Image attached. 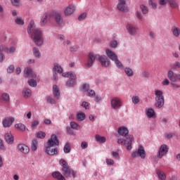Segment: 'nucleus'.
Instances as JSON below:
<instances>
[{
  "label": "nucleus",
  "instance_id": "nucleus-1",
  "mask_svg": "<svg viewBox=\"0 0 180 180\" xmlns=\"http://www.w3.org/2000/svg\"><path fill=\"white\" fill-rule=\"evenodd\" d=\"M117 133L120 136L124 137V139L120 138L117 139V143L120 146H125L127 150L130 151L131 150V144L134 141L133 135H129V129L126 127H121L118 128Z\"/></svg>",
  "mask_w": 180,
  "mask_h": 180
},
{
  "label": "nucleus",
  "instance_id": "nucleus-2",
  "mask_svg": "<svg viewBox=\"0 0 180 180\" xmlns=\"http://www.w3.org/2000/svg\"><path fill=\"white\" fill-rule=\"evenodd\" d=\"M27 33L28 34H31V39H32L36 46H43V43H44V40L43 39V37H41L43 32H41V30L36 27L34 21H30V25L27 27Z\"/></svg>",
  "mask_w": 180,
  "mask_h": 180
},
{
  "label": "nucleus",
  "instance_id": "nucleus-3",
  "mask_svg": "<svg viewBox=\"0 0 180 180\" xmlns=\"http://www.w3.org/2000/svg\"><path fill=\"white\" fill-rule=\"evenodd\" d=\"M59 144L60 141L57 138V135L52 134L45 146V152L48 155H57V154H58V150L57 148L53 147H54V146H58Z\"/></svg>",
  "mask_w": 180,
  "mask_h": 180
},
{
  "label": "nucleus",
  "instance_id": "nucleus-4",
  "mask_svg": "<svg viewBox=\"0 0 180 180\" xmlns=\"http://www.w3.org/2000/svg\"><path fill=\"white\" fill-rule=\"evenodd\" d=\"M60 165H61L62 167V171L63 172L64 176L65 178H68V176H72V178H75L77 176V173L75 171L70 169V165H68V163H67V161L61 159L59 161Z\"/></svg>",
  "mask_w": 180,
  "mask_h": 180
},
{
  "label": "nucleus",
  "instance_id": "nucleus-5",
  "mask_svg": "<svg viewBox=\"0 0 180 180\" xmlns=\"http://www.w3.org/2000/svg\"><path fill=\"white\" fill-rule=\"evenodd\" d=\"M155 107H156L158 109H161V108H162L165 103V100L164 99V93L161 90H155Z\"/></svg>",
  "mask_w": 180,
  "mask_h": 180
},
{
  "label": "nucleus",
  "instance_id": "nucleus-6",
  "mask_svg": "<svg viewBox=\"0 0 180 180\" xmlns=\"http://www.w3.org/2000/svg\"><path fill=\"white\" fill-rule=\"evenodd\" d=\"M52 16L57 25L59 27H63L64 26V19L63 18V15L60 12H53Z\"/></svg>",
  "mask_w": 180,
  "mask_h": 180
},
{
  "label": "nucleus",
  "instance_id": "nucleus-7",
  "mask_svg": "<svg viewBox=\"0 0 180 180\" xmlns=\"http://www.w3.org/2000/svg\"><path fill=\"white\" fill-rule=\"evenodd\" d=\"M132 158H137V157H140L142 160L146 158V150H144V147L141 145L139 146L137 150L131 153Z\"/></svg>",
  "mask_w": 180,
  "mask_h": 180
},
{
  "label": "nucleus",
  "instance_id": "nucleus-8",
  "mask_svg": "<svg viewBox=\"0 0 180 180\" xmlns=\"http://www.w3.org/2000/svg\"><path fill=\"white\" fill-rule=\"evenodd\" d=\"M111 108L115 110H117L122 108V99L117 97H114L111 100Z\"/></svg>",
  "mask_w": 180,
  "mask_h": 180
},
{
  "label": "nucleus",
  "instance_id": "nucleus-9",
  "mask_svg": "<svg viewBox=\"0 0 180 180\" xmlns=\"http://www.w3.org/2000/svg\"><path fill=\"white\" fill-rule=\"evenodd\" d=\"M169 150V148H168V146L163 144L161 145L159 151L157 153L158 158H162V157L167 155L168 154V151Z\"/></svg>",
  "mask_w": 180,
  "mask_h": 180
},
{
  "label": "nucleus",
  "instance_id": "nucleus-10",
  "mask_svg": "<svg viewBox=\"0 0 180 180\" xmlns=\"http://www.w3.org/2000/svg\"><path fill=\"white\" fill-rule=\"evenodd\" d=\"M96 57H98V55H96L90 52L87 56V63H85L86 67H87V68H91V67H92V65H94V63H95V59L96 58Z\"/></svg>",
  "mask_w": 180,
  "mask_h": 180
},
{
  "label": "nucleus",
  "instance_id": "nucleus-11",
  "mask_svg": "<svg viewBox=\"0 0 180 180\" xmlns=\"http://www.w3.org/2000/svg\"><path fill=\"white\" fill-rule=\"evenodd\" d=\"M98 58L102 67L108 68L109 67V65H110V60L108 58V56L105 55H103V56L98 55Z\"/></svg>",
  "mask_w": 180,
  "mask_h": 180
},
{
  "label": "nucleus",
  "instance_id": "nucleus-12",
  "mask_svg": "<svg viewBox=\"0 0 180 180\" xmlns=\"http://www.w3.org/2000/svg\"><path fill=\"white\" fill-rule=\"evenodd\" d=\"M117 9L120 12H129V8L126 6V0H119Z\"/></svg>",
  "mask_w": 180,
  "mask_h": 180
},
{
  "label": "nucleus",
  "instance_id": "nucleus-13",
  "mask_svg": "<svg viewBox=\"0 0 180 180\" xmlns=\"http://www.w3.org/2000/svg\"><path fill=\"white\" fill-rule=\"evenodd\" d=\"M24 77L25 78H36L37 77V75L34 72V71L31 68H25L24 70Z\"/></svg>",
  "mask_w": 180,
  "mask_h": 180
},
{
  "label": "nucleus",
  "instance_id": "nucleus-14",
  "mask_svg": "<svg viewBox=\"0 0 180 180\" xmlns=\"http://www.w3.org/2000/svg\"><path fill=\"white\" fill-rule=\"evenodd\" d=\"M13 122H15V118L13 117H6L2 121L3 127H11L12 126Z\"/></svg>",
  "mask_w": 180,
  "mask_h": 180
},
{
  "label": "nucleus",
  "instance_id": "nucleus-15",
  "mask_svg": "<svg viewBox=\"0 0 180 180\" xmlns=\"http://www.w3.org/2000/svg\"><path fill=\"white\" fill-rule=\"evenodd\" d=\"M17 148L18 151H20V153H22V154H29V151H30L29 146L23 143H19Z\"/></svg>",
  "mask_w": 180,
  "mask_h": 180
},
{
  "label": "nucleus",
  "instance_id": "nucleus-16",
  "mask_svg": "<svg viewBox=\"0 0 180 180\" xmlns=\"http://www.w3.org/2000/svg\"><path fill=\"white\" fill-rule=\"evenodd\" d=\"M126 29L129 34H130V36H136V34H137V28L133 26V25H131V24L127 25Z\"/></svg>",
  "mask_w": 180,
  "mask_h": 180
},
{
  "label": "nucleus",
  "instance_id": "nucleus-17",
  "mask_svg": "<svg viewBox=\"0 0 180 180\" xmlns=\"http://www.w3.org/2000/svg\"><path fill=\"white\" fill-rule=\"evenodd\" d=\"M105 54L112 61H115L117 58V55L109 49L105 50Z\"/></svg>",
  "mask_w": 180,
  "mask_h": 180
},
{
  "label": "nucleus",
  "instance_id": "nucleus-18",
  "mask_svg": "<svg viewBox=\"0 0 180 180\" xmlns=\"http://www.w3.org/2000/svg\"><path fill=\"white\" fill-rule=\"evenodd\" d=\"M75 12V6L72 5L68 6L64 11L65 16H70Z\"/></svg>",
  "mask_w": 180,
  "mask_h": 180
},
{
  "label": "nucleus",
  "instance_id": "nucleus-19",
  "mask_svg": "<svg viewBox=\"0 0 180 180\" xmlns=\"http://www.w3.org/2000/svg\"><path fill=\"white\" fill-rule=\"evenodd\" d=\"M167 78L171 82H176V75L172 70H168Z\"/></svg>",
  "mask_w": 180,
  "mask_h": 180
},
{
  "label": "nucleus",
  "instance_id": "nucleus-20",
  "mask_svg": "<svg viewBox=\"0 0 180 180\" xmlns=\"http://www.w3.org/2000/svg\"><path fill=\"white\" fill-rule=\"evenodd\" d=\"M5 141L7 143V144H13V141H14V138H13V135H12V134L11 133H7L5 134Z\"/></svg>",
  "mask_w": 180,
  "mask_h": 180
},
{
  "label": "nucleus",
  "instance_id": "nucleus-21",
  "mask_svg": "<svg viewBox=\"0 0 180 180\" xmlns=\"http://www.w3.org/2000/svg\"><path fill=\"white\" fill-rule=\"evenodd\" d=\"M171 32L174 37H179L180 36V28L176 26H173L171 29Z\"/></svg>",
  "mask_w": 180,
  "mask_h": 180
},
{
  "label": "nucleus",
  "instance_id": "nucleus-22",
  "mask_svg": "<svg viewBox=\"0 0 180 180\" xmlns=\"http://www.w3.org/2000/svg\"><path fill=\"white\" fill-rule=\"evenodd\" d=\"M53 95L56 99H60V89L56 84L53 86Z\"/></svg>",
  "mask_w": 180,
  "mask_h": 180
},
{
  "label": "nucleus",
  "instance_id": "nucleus-23",
  "mask_svg": "<svg viewBox=\"0 0 180 180\" xmlns=\"http://www.w3.org/2000/svg\"><path fill=\"white\" fill-rule=\"evenodd\" d=\"M53 72H58V74H63V68L58 63L53 64Z\"/></svg>",
  "mask_w": 180,
  "mask_h": 180
},
{
  "label": "nucleus",
  "instance_id": "nucleus-24",
  "mask_svg": "<svg viewBox=\"0 0 180 180\" xmlns=\"http://www.w3.org/2000/svg\"><path fill=\"white\" fill-rule=\"evenodd\" d=\"M52 176L58 180H65V177H64V176H63V174L59 172H53L52 173Z\"/></svg>",
  "mask_w": 180,
  "mask_h": 180
},
{
  "label": "nucleus",
  "instance_id": "nucleus-25",
  "mask_svg": "<svg viewBox=\"0 0 180 180\" xmlns=\"http://www.w3.org/2000/svg\"><path fill=\"white\" fill-rule=\"evenodd\" d=\"M167 1L169 6L174 9L179 8V3L178 2V0H167Z\"/></svg>",
  "mask_w": 180,
  "mask_h": 180
},
{
  "label": "nucleus",
  "instance_id": "nucleus-26",
  "mask_svg": "<svg viewBox=\"0 0 180 180\" xmlns=\"http://www.w3.org/2000/svg\"><path fill=\"white\" fill-rule=\"evenodd\" d=\"M156 174L158 176L159 180H165V179H167V175L165 174V173L164 172L160 171V170H158L156 172Z\"/></svg>",
  "mask_w": 180,
  "mask_h": 180
},
{
  "label": "nucleus",
  "instance_id": "nucleus-27",
  "mask_svg": "<svg viewBox=\"0 0 180 180\" xmlns=\"http://www.w3.org/2000/svg\"><path fill=\"white\" fill-rule=\"evenodd\" d=\"M24 98H30L32 96V90L30 89L24 88L22 90Z\"/></svg>",
  "mask_w": 180,
  "mask_h": 180
},
{
  "label": "nucleus",
  "instance_id": "nucleus-28",
  "mask_svg": "<svg viewBox=\"0 0 180 180\" xmlns=\"http://www.w3.org/2000/svg\"><path fill=\"white\" fill-rule=\"evenodd\" d=\"M1 100L3 101V102H9V101H11V97L7 93H4L1 96Z\"/></svg>",
  "mask_w": 180,
  "mask_h": 180
},
{
  "label": "nucleus",
  "instance_id": "nucleus-29",
  "mask_svg": "<svg viewBox=\"0 0 180 180\" xmlns=\"http://www.w3.org/2000/svg\"><path fill=\"white\" fill-rule=\"evenodd\" d=\"M114 63L119 70H123V68H124L123 63H122V62L119 60L118 58L115 60H114Z\"/></svg>",
  "mask_w": 180,
  "mask_h": 180
},
{
  "label": "nucleus",
  "instance_id": "nucleus-30",
  "mask_svg": "<svg viewBox=\"0 0 180 180\" xmlns=\"http://www.w3.org/2000/svg\"><path fill=\"white\" fill-rule=\"evenodd\" d=\"M146 115L148 117H155V112L153 108H148Z\"/></svg>",
  "mask_w": 180,
  "mask_h": 180
},
{
  "label": "nucleus",
  "instance_id": "nucleus-31",
  "mask_svg": "<svg viewBox=\"0 0 180 180\" xmlns=\"http://www.w3.org/2000/svg\"><path fill=\"white\" fill-rule=\"evenodd\" d=\"M85 113L84 112H78L77 114V119L79 122H82V120H85Z\"/></svg>",
  "mask_w": 180,
  "mask_h": 180
},
{
  "label": "nucleus",
  "instance_id": "nucleus-32",
  "mask_svg": "<svg viewBox=\"0 0 180 180\" xmlns=\"http://www.w3.org/2000/svg\"><path fill=\"white\" fill-rule=\"evenodd\" d=\"M15 23H16V25H18L19 26H23V25H25V20H23V18H22V17H18L15 20Z\"/></svg>",
  "mask_w": 180,
  "mask_h": 180
},
{
  "label": "nucleus",
  "instance_id": "nucleus-33",
  "mask_svg": "<svg viewBox=\"0 0 180 180\" xmlns=\"http://www.w3.org/2000/svg\"><path fill=\"white\" fill-rule=\"evenodd\" d=\"M15 127L21 131H25L26 130V127L22 123L15 124Z\"/></svg>",
  "mask_w": 180,
  "mask_h": 180
},
{
  "label": "nucleus",
  "instance_id": "nucleus-34",
  "mask_svg": "<svg viewBox=\"0 0 180 180\" xmlns=\"http://www.w3.org/2000/svg\"><path fill=\"white\" fill-rule=\"evenodd\" d=\"M47 14H44L41 18L40 25L41 26H46L47 25Z\"/></svg>",
  "mask_w": 180,
  "mask_h": 180
},
{
  "label": "nucleus",
  "instance_id": "nucleus-35",
  "mask_svg": "<svg viewBox=\"0 0 180 180\" xmlns=\"http://www.w3.org/2000/svg\"><path fill=\"white\" fill-rule=\"evenodd\" d=\"M63 151L65 154H68L69 153H71V146L69 143H67L65 144L63 148Z\"/></svg>",
  "mask_w": 180,
  "mask_h": 180
},
{
  "label": "nucleus",
  "instance_id": "nucleus-36",
  "mask_svg": "<svg viewBox=\"0 0 180 180\" xmlns=\"http://www.w3.org/2000/svg\"><path fill=\"white\" fill-rule=\"evenodd\" d=\"M96 140L98 143H105L106 142V138L105 136H101V135H96Z\"/></svg>",
  "mask_w": 180,
  "mask_h": 180
},
{
  "label": "nucleus",
  "instance_id": "nucleus-37",
  "mask_svg": "<svg viewBox=\"0 0 180 180\" xmlns=\"http://www.w3.org/2000/svg\"><path fill=\"white\" fill-rule=\"evenodd\" d=\"M4 51L7 53V54H11L16 51V48L15 46H11L10 48H5Z\"/></svg>",
  "mask_w": 180,
  "mask_h": 180
},
{
  "label": "nucleus",
  "instance_id": "nucleus-38",
  "mask_svg": "<svg viewBox=\"0 0 180 180\" xmlns=\"http://www.w3.org/2000/svg\"><path fill=\"white\" fill-rule=\"evenodd\" d=\"M124 72L127 77H133L134 75L133 70L130 68H125Z\"/></svg>",
  "mask_w": 180,
  "mask_h": 180
},
{
  "label": "nucleus",
  "instance_id": "nucleus-39",
  "mask_svg": "<svg viewBox=\"0 0 180 180\" xmlns=\"http://www.w3.org/2000/svg\"><path fill=\"white\" fill-rule=\"evenodd\" d=\"M140 9L143 15H147V13H148V7L146 6L141 4L140 6Z\"/></svg>",
  "mask_w": 180,
  "mask_h": 180
},
{
  "label": "nucleus",
  "instance_id": "nucleus-40",
  "mask_svg": "<svg viewBox=\"0 0 180 180\" xmlns=\"http://www.w3.org/2000/svg\"><path fill=\"white\" fill-rule=\"evenodd\" d=\"M33 52L34 57H36L37 58H40V57H41V55L40 54V51L37 47L33 48Z\"/></svg>",
  "mask_w": 180,
  "mask_h": 180
},
{
  "label": "nucleus",
  "instance_id": "nucleus-41",
  "mask_svg": "<svg viewBox=\"0 0 180 180\" xmlns=\"http://www.w3.org/2000/svg\"><path fill=\"white\" fill-rule=\"evenodd\" d=\"M70 127L74 130H79L81 129V127L75 122H70Z\"/></svg>",
  "mask_w": 180,
  "mask_h": 180
},
{
  "label": "nucleus",
  "instance_id": "nucleus-42",
  "mask_svg": "<svg viewBox=\"0 0 180 180\" xmlns=\"http://www.w3.org/2000/svg\"><path fill=\"white\" fill-rule=\"evenodd\" d=\"M37 144H38L37 140L36 139L32 140V146H31V150L32 151H36V150H37Z\"/></svg>",
  "mask_w": 180,
  "mask_h": 180
},
{
  "label": "nucleus",
  "instance_id": "nucleus-43",
  "mask_svg": "<svg viewBox=\"0 0 180 180\" xmlns=\"http://www.w3.org/2000/svg\"><path fill=\"white\" fill-rule=\"evenodd\" d=\"M76 84H77V80H75V79H70L68 80V82H66L67 86H74Z\"/></svg>",
  "mask_w": 180,
  "mask_h": 180
},
{
  "label": "nucleus",
  "instance_id": "nucleus-44",
  "mask_svg": "<svg viewBox=\"0 0 180 180\" xmlns=\"http://www.w3.org/2000/svg\"><path fill=\"white\" fill-rule=\"evenodd\" d=\"M28 85H30V86H32V88H36V86H37V82H36V80L33 79H31L28 80Z\"/></svg>",
  "mask_w": 180,
  "mask_h": 180
},
{
  "label": "nucleus",
  "instance_id": "nucleus-45",
  "mask_svg": "<svg viewBox=\"0 0 180 180\" xmlns=\"http://www.w3.org/2000/svg\"><path fill=\"white\" fill-rule=\"evenodd\" d=\"M170 68H172V70H176L177 68H180V63L179 61L174 62L172 65H170Z\"/></svg>",
  "mask_w": 180,
  "mask_h": 180
},
{
  "label": "nucleus",
  "instance_id": "nucleus-46",
  "mask_svg": "<svg viewBox=\"0 0 180 180\" xmlns=\"http://www.w3.org/2000/svg\"><path fill=\"white\" fill-rule=\"evenodd\" d=\"M89 90V84H84L82 85L81 88V91H82L83 92H88Z\"/></svg>",
  "mask_w": 180,
  "mask_h": 180
},
{
  "label": "nucleus",
  "instance_id": "nucleus-47",
  "mask_svg": "<svg viewBox=\"0 0 180 180\" xmlns=\"http://www.w3.org/2000/svg\"><path fill=\"white\" fill-rule=\"evenodd\" d=\"M141 74H142V78H143L144 79H148V78H150V73L146 70L143 71Z\"/></svg>",
  "mask_w": 180,
  "mask_h": 180
},
{
  "label": "nucleus",
  "instance_id": "nucleus-48",
  "mask_svg": "<svg viewBox=\"0 0 180 180\" xmlns=\"http://www.w3.org/2000/svg\"><path fill=\"white\" fill-rule=\"evenodd\" d=\"M37 137L38 139H44V137H46V133L45 132H43V131H39L37 134Z\"/></svg>",
  "mask_w": 180,
  "mask_h": 180
},
{
  "label": "nucleus",
  "instance_id": "nucleus-49",
  "mask_svg": "<svg viewBox=\"0 0 180 180\" xmlns=\"http://www.w3.org/2000/svg\"><path fill=\"white\" fill-rule=\"evenodd\" d=\"M46 100L51 105H54L56 103V100L50 96L46 97Z\"/></svg>",
  "mask_w": 180,
  "mask_h": 180
},
{
  "label": "nucleus",
  "instance_id": "nucleus-50",
  "mask_svg": "<svg viewBox=\"0 0 180 180\" xmlns=\"http://www.w3.org/2000/svg\"><path fill=\"white\" fill-rule=\"evenodd\" d=\"M15 71V65H11L8 68H7V72L8 74H12Z\"/></svg>",
  "mask_w": 180,
  "mask_h": 180
},
{
  "label": "nucleus",
  "instance_id": "nucleus-51",
  "mask_svg": "<svg viewBox=\"0 0 180 180\" xmlns=\"http://www.w3.org/2000/svg\"><path fill=\"white\" fill-rule=\"evenodd\" d=\"M84 19H86V13H82L80 15H79L78 17V20H79V22L84 20Z\"/></svg>",
  "mask_w": 180,
  "mask_h": 180
},
{
  "label": "nucleus",
  "instance_id": "nucleus-52",
  "mask_svg": "<svg viewBox=\"0 0 180 180\" xmlns=\"http://www.w3.org/2000/svg\"><path fill=\"white\" fill-rule=\"evenodd\" d=\"M148 5H149V6H151V8H153V9H157V4L153 2V0L148 1Z\"/></svg>",
  "mask_w": 180,
  "mask_h": 180
},
{
  "label": "nucleus",
  "instance_id": "nucleus-53",
  "mask_svg": "<svg viewBox=\"0 0 180 180\" xmlns=\"http://www.w3.org/2000/svg\"><path fill=\"white\" fill-rule=\"evenodd\" d=\"M132 102H133V103H134V105H137V103H139V102H140V98L137 96H133Z\"/></svg>",
  "mask_w": 180,
  "mask_h": 180
},
{
  "label": "nucleus",
  "instance_id": "nucleus-54",
  "mask_svg": "<svg viewBox=\"0 0 180 180\" xmlns=\"http://www.w3.org/2000/svg\"><path fill=\"white\" fill-rule=\"evenodd\" d=\"M69 78L70 79H75V81H77V75L72 72H70Z\"/></svg>",
  "mask_w": 180,
  "mask_h": 180
},
{
  "label": "nucleus",
  "instance_id": "nucleus-55",
  "mask_svg": "<svg viewBox=\"0 0 180 180\" xmlns=\"http://www.w3.org/2000/svg\"><path fill=\"white\" fill-rule=\"evenodd\" d=\"M87 96H89L90 98H94V96H95V91L89 89L87 91Z\"/></svg>",
  "mask_w": 180,
  "mask_h": 180
},
{
  "label": "nucleus",
  "instance_id": "nucleus-56",
  "mask_svg": "<svg viewBox=\"0 0 180 180\" xmlns=\"http://www.w3.org/2000/svg\"><path fill=\"white\" fill-rule=\"evenodd\" d=\"M39 120L32 121L31 124V127H32V129H36V127L39 126Z\"/></svg>",
  "mask_w": 180,
  "mask_h": 180
},
{
  "label": "nucleus",
  "instance_id": "nucleus-57",
  "mask_svg": "<svg viewBox=\"0 0 180 180\" xmlns=\"http://www.w3.org/2000/svg\"><path fill=\"white\" fill-rule=\"evenodd\" d=\"M110 46L112 49H116V47H117V41L114 40V41H111L110 44Z\"/></svg>",
  "mask_w": 180,
  "mask_h": 180
},
{
  "label": "nucleus",
  "instance_id": "nucleus-58",
  "mask_svg": "<svg viewBox=\"0 0 180 180\" xmlns=\"http://www.w3.org/2000/svg\"><path fill=\"white\" fill-rule=\"evenodd\" d=\"M112 155L113 158H115L116 160H120V155H119V153L112 152Z\"/></svg>",
  "mask_w": 180,
  "mask_h": 180
},
{
  "label": "nucleus",
  "instance_id": "nucleus-59",
  "mask_svg": "<svg viewBox=\"0 0 180 180\" xmlns=\"http://www.w3.org/2000/svg\"><path fill=\"white\" fill-rule=\"evenodd\" d=\"M106 164L107 165H115V161H113V160L112 159H106Z\"/></svg>",
  "mask_w": 180,
  "mask_h": 180
},
{
  "label": "nucleus",
  "instance_id": "nucleus-60",
  "mask_svg": "<svg viewBox=\"0 0 180 180\" xmlns=\"http://www.w3.org/2000/svg\"><path fill=\"white\" fill-rule=\"evenodd\" d=\"M20 0H11V4L13 6H19Z\"/></svg>",
  "mask_w": 180,
  "mask_h": 180
},
{
  "label": "nucleus",
  "instance_id": "nucleus-61",
  "mask_svg": "<svg viewBox=\"0 0 180 180\" xmlns=\"http://www.w3.org/2000/svg\"><path fill=\"white\" fill-rule=\"evenodd\" d=\"M66 130L68 134H71L72 136H75V133H74V131H72V129H71L70 127H67Z\"/></svg>",
  "mask_w": 180,
  "mask_h": 180
},
{
  "label": "nucleus",
  "instance_id": "nucleus-62",
  "mask_svg": "<svg viewBox=\"0 0 180 180\" xmlns=\"http://www.w3.org/2000/svg\"><path fill=\"white\" fill-rule=\"evenodd\" d=\"M81 147L83 150H85V148H88V143L86 141L82 142Z\"/></svg>",
  "mask_w": 180,
  "mask_h": 180
},
{
  "label": "nucleus",
  "instance_id": "nucleus-63",
  "mask_svg": "<svg viewBox=\"0 0 180 180\" xmlns=\"http://www.w3.org/2000/svg\"><path fill=\"white\" fill-rule=\"evenodd\" d=\"M82 106L83 108H85L86 109H89V103L86 102V101H84L82 104Z\"/></svg>",
  "mask_w": 180,
  "mask_h": 180
},
{
  "label": "nucleus",
  "instance_id": "nucleus-64",
  "mask_svg": "<svg viewBox=\"0 0 180 180\" xmlns=\"http://www.w3.org/2000/svg\"><path fill=\"white\" fill-rule=\"evenodd\" d=\"M78 50V46H73L70 47V51H77Z\"/></svg>",
  "mask_w": 180,
  "mask_h": 180
}]
</instances>
